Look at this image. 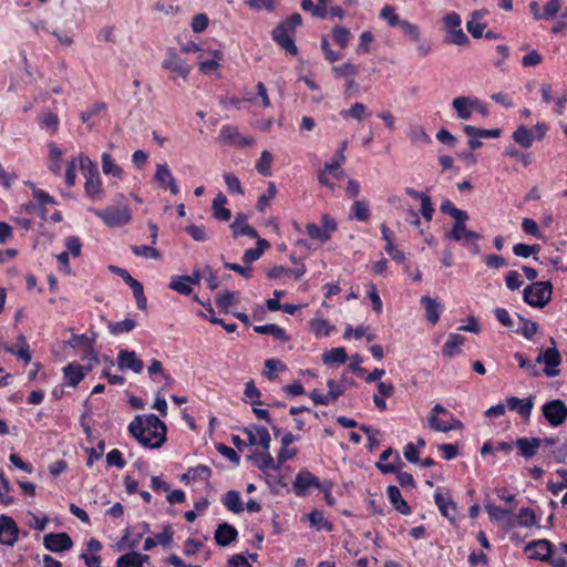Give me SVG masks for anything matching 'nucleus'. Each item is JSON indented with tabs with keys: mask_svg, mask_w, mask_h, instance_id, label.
<instances>
[{
	"mask_svg": "<svg viewBox=\"0 0 567 567\" xmlns=\"http://www.w3.org/2000/svg\"><path fill=\"white\" fill-rule=\"evenodd\" d=\"M64 377L72 386H75L84 379L85 374L80 365L69 364L64 368Z\"/></svg>",
	"mask_w": 567,
	"mask_h": 567,
	"instance_id": "obj_45",
	"label": "nucleus"
},
{
	"mask_svg": "<svg viewBox=\"0 0 567 567\" xmlns=\"http://www.w3.org/2000/svg\"><path fill=\"white\" fill-rule=\"evenodd\" d=\"M227 204V198L223 194H218L216 198L213 200L212 209L213 215L216 219L227 221L231 217V213L228 208L225 207Z\"/></svg>",
	"mask_w": 567,
	"mask_h": 567,
	"instance_id": "obj_30",
	"label": "nucleus"
},
{
	"mask_svg": "<svg viewBox=\"0 0 567 567\" xmlns=\"http://www.w3.org/2000/svg\"><path fill=\"white\" fill-rule=\"evenodd\" d=\"M272 155L268 151H262L260 158L258 163L256 164V169L259 174L262 176H270L271 175V163H272Z\"/></svg>",
	"mask_w": 567,
	"mask_h": 567,
	"instance_id": "obj_48",
	"label": "nucleus"
},
{
	"mask_svg": "<svg viewBox=\"0 0 567 567\" xmlns=\"http://www.w3.org/2000/svg\"><path fill=\"white\" fill-rule=\"evenodd\" d=\"M230 228L235 237L245 235L251 238H258L257 230L247 224V216L244 214L236 215Z\"/></svg>",
	"mask_w": 567,
	"mask_h": 567,
	"instance_id": "obj_22",
	"label": "nucleus"
},
{
	"mask_svg": "<svg viewBox=\"0 0 567 567\" xmlns=\"http://www.w3.org/2000/svg\"><path fill=\"white\" fill-rule=\"evenodd\" d=\"M520 321L519 332L526 338L532 339V337L538 331V324L535 321H530L523 317H518Z\"/></svg>",
	"mask_w": 567,
	"mask_h": 567,
	"instance_id": "obj_54",
	"label": "nucleus"
},
{
	"mask_svg": "<svg viewBox=\"0 0 567 567\" xmlns=\"http://www.w3.org/2000/svg\"><path fill=\"white\" fill-rule=\"evenodd\" d=\"M293 32L287 27L278 24L272 31V39L288 53L297 54V47L293 41Z\"/></svg>",
	"mask_w": 567,
	"mask_h": 567,
	"instance_id": "obj_15",
	"label": "nucleus"
},
{
	"mask_svg": "<svg viewBox=\"0 0 567 567\" xmlns=\"http://www.w3.org/2000/svg\"><path fill=\"white\" fill-rule=\"evenodd\" d=\"M110 269L112 272L118 275L126 285L131 287L133 290L134 297L136 299V306L138 309L144 310L146 308V297L144 295L143 286L140 281L134 279L127 270L116 267V266H110Z\"/></svg>",
	"mask_w": 567,
	"mask_h": 567,
	"instance_id": "obj_8",
	"label": "nucleus"
},
{
	"mask_svg": "<svg viewBox=\"0 0 567 567\" xmlns=\"http://www.w3.org/2000/svg\"><path fill=\"white\" fill-rule=\"evenodd\" d=\"M117 367L121 370H132L134 373H141L144 368V363L137 357L135 351L121 350L117 354Z\"/></svg>",
	"mask_w": 567,
	"mask_h": 567,
	"instance_id": "obj_16",
	"label": "nucleus"
},
{
	"mask_svg": "<svg viewBox=\"0 0 567 567\" xmlns=\"http://www.w3.org/2000/svg\"><path fill=\"white\" fill-rule=\"evenodd\" d=\"M79 165L85 176L84 190L92 200H100L103 188L96 165L85 155L79 156Z\"/></svg>",
	"mask_w": 567,
	"mask_h": 567,
	"instance_id": "obj_2",
	"label": "nucleus"
},
{
	"mask_svg": "<svg viewBox=\"0 0 567 567\" xmlns=\"http://www.w3.org/2000/svg\"><path fill=\"white\" fill-rule=\"evenodd\" d=\"M445 41L456 45H464L468 42V38L461 29V27H458L456 29L446 31Z\"/></svg>",
	"mask_w": 567,
	"mask_h": 567,
	"instance_id": "obj_50",
	"label": "nucleus"
},
{
	"mask_svg": "<svg viewBox=\"0 0 567 567\" xmlns=\"http://www.w3.org/2000/svg\"><path fill=\"white\" fill-rule=\"evenodd\" d=\"M540 443H542V440L537 439V437H532V439L520 437V439L516 440V445L519 449L520 454L526 458H529L537 453V450L539 449Z\"/></svg>",
	"mask_w": 567,
	"mask_h": 567,
	"instance_id": "obj_28",
	"label": "nucleus"
},
{
	"mask_svg": "<svg viewBox=\"0 0 567 567\" xmlns=\"http://www.w3.org/2000/svg\"><path fill=\"white\" fill-rule=\"evenodd\" d=\"M550 342L553 343V347L540 352L536 358V363L545 364L544 373L548 378H554L559 374V370L557 368L561 363V355L555 346L556 343L554 338L550 339Z\"/></svg>",
	"mask_w": 567,
	"mask_h": 567,
	"instance_id": "obj_7",
	"label": "nucleus"
},
{
	"mask_svg": "<svg viewBox=\"0 0 567 567\" xmlns=\"http://www.w3.org/2000/svg\"><path fill=\"white\" fill-rule=\"evenodd\" d=\"M310 487L319 488V480L309 471H300L293 482V492L298 496H305Z\"/></svg>",
	"mask_w": 567,
	"mask_h": 567,
	"instance_id": "obj_17",
	"label": "nucleus"
},
{
	"mask_svg": "<svg viewBox=\"0 0 567 567\" xmlns=\"http://www.w3.org/2000/svg\"><path fill=\"white\" fill-rule=\"evenodd\" d=\"M65 246L68 248L69 255L71 254L73 257H79L82 250V243L76 236H69L65 238Z\"/></svg>",
	"mask_w": 567,
	"mask_h": 567,
	"instance_id": "obj_63",
	"label": "nucleus"
},
{
	"mask_svg": "<svg viewBox=\"0 0 567 567\" xmlns=\"http://www.w3.org/2000/svg\"><path fill=\"white\" fill-rule=\"evenodd\" d=\"M517 518L519 525L524 527H530L536 523V516L530 508H522Z\"/></svg>",
	"mask_w": 567,
	"mask_h": 567,
	"instance_id": "obj_62",
	"label": "nucleus"
},
{
	"mask_svg": "<svg viewBox=\"0 0 567 567\" xmlns=\"http://www.w3.org/2000/svg\"><path fill=\"white\" fill-rule=\"evenodd\" d=\"M102 171L105 175H111L116 178L123 177V169L114 162L109 153L102 154Z\"/></svg>",
	"mask_w": 567,
	"mask_h": 567,
	"instance_id": "obj_35",
	"label": "nucleus"
},
{
	"mask_svg": "<svg viewBox=\"0 0 567 567\" xmlns=\"http://www.w3.org/2000/svg\"><path fill=\"white\" fill-rule=\"evenodd\" d=\"M234 297H235V292H234V291L224 290L223 292H220V293L216 297V305H217V307H218L221 311H224V312H228V311H229L230 306L233 305Z\"/></svg>",
	"mask_w": 567,
	"mask_h": 567,
	"instance_id": "obj_53",
	"label": "nucleus"
},
{
	"mask_svg": "<svg viewBox=\"0 0 567 567\" xmlns=\"http://www.w3.org/2000/svg\"><path fill=\"white\" fill-rule=\"evenodd\" d=\"M347 352L344 348H333L328 352L323 353L322 361L326 364L338 363L342 364L347 361Z\"/></svg>",
	"mask_w": 567,
	"mask_h": 567,
	"instance_id": "obj_42",
	"label": "nucleus"
},
{
	"mask_svg": "<svg viewBox=\"0 0 567 567\" xmlns=\"http://www.w3.org/2000/svg\"><path fill=\"white\" fill-rule=\"evenodd\" d=\"M254 330L260 334H270L277 340L287 341L289 340L286 331L275 323L255 326Z\"/></svg>",
	"mask_w": 567,
	"mask_h": 567,
	"instance_id": "obj_34",
	"label": "nucleus"
},
{
	"mask_svg": "<svg viewBox=\"0 0 567 567\" xmlns=\"http://www.w3.org/2000/svg\"><path fill=\"white\" fill-rule=\"evenodd\" d=\"M370 217L369 204L365 200H355L352 207L351 218L360 221H365Z\"/></svg>",
	"mask_w": 567,
	"mask_h": 567,
	"instance_id": "obj_47",
	"label": "nucleus"
},
{
	"mask_svg": "<svg viewBox=\"0 0 567 567\" xmlns=\"http://www.w3.org/2000/svg\"><path fill=\"white\" fill-rule=\"evenodd\" d=\"M19 536V527L17 523L7 515H0V544L12 547Z\"/></svg>",
	"mask_w": 567,
	"mask_h": 567,
	"instance_id": "obj_9",
	"label": "nucleus"
},
{
	"mask_svg": "<svg viewBox=\"0 0 567 567\" xmlns=\"http://www.w3.org/2000/svg\"><path fill=\"white\" fill-rule=\"evenodd\" d=\"M116 567H140L138 560L135 558V550L120 556L116 560Z\"/></svg>",
	"mask_w": 567,
	"mask_h": 567,
	"instance_id": "obj_64",
	"label": "nucleus"
},
{
	"mask_svg": "<svg viewBox=\"0 0 567 567\" xmlns=\"http://www.w3.org/2000/svg\"><path fill=\"white\" fill-rule=\"evenodd\" d=\"M308 519L311 526H313L317 530L324 529L330 532L333 528L332 524L324 518L323 512L321 511L311 512L308 515Z\"/></svg>",
	"mask_w": 567,
	"mask_h": 567,
	"instance_id": "obj_40",
	"label": "nucleus"
},
{
	"mask_svg": "<svg viewBox=\"0 0 567 567\" xmlns=\"http://www.w3.org/2000/svg\"><path fill=\"white\" fill-rule=\"evenodd\" d=\"M514 358L518 362V365L520 369H524L528 375L530 377H538L540 374L539 369L535 363H532L529 360H527L522 353L516 352L514 354Z\"/></svg>",
	"mask_w": 567,
	"mask_h": 567,
	"instance_id": "obj_51",
	"label": "nucleus"
},
{
	"mask_svg": "<svg viewBox=\"0 0 567 567\" xmlns=\"http://www.w3.org/2000/svg\"><path fill=\"white\" fill-rule=\"evenodd\" d=\"M154 179L161 188H168L171 194L177 195L179 187L171 173L167 164H157Z\"/></svg>",
	"mask_w": 567,
	"mask_h": 567,
	"instance_id": "obj_14",
	"label": "nucleus"
},
{
	"mask_svg": "<svg viewBox=\"0 0 567 567\" xmlns=\"http://www.w3.org/2000/svg\"><path fill=\"white\" fill-rule=\"evenodd\" d=\"M285 369H286V365L281 361L275 360V359H268L265 361L264 374L267 379L274 380L276 378L275 371L285 370Z\"/></svg>",
	"mask_w": 567,
	"mask_h": 567,
	"instance_id": "obj_57",
	"label": "nucleus"
},
{
	"mask_svg": "<svg viewBox=\"0 0 567 567\" xmlns=\"http://www.w3.org/2000/svg\"><path fill=\"white\" fill-rule=\"evenodd\" d=\"M90 212L101 218L109 227H121L128 224L132 219L127 205L109 206L104 209L90 208Z\"/></svg>",
	"mask_w": 567,
	"mask_h": 567,
	"instance_id": "obj_4",
	"label": "nucleus"
},
{
	"mask_svg": "<svg viewBox=\"0 0 567 567\" xmlns=\"http://www.w3.org/2000/svg\"><path fill=\"white\" fill-rule=\"evenodd\" d=\"M388 497L399 513L403 515L410 514L411 508L408 505V503L403 499L401 492L396 486L391 485L388 487Z\"/></svg>",
	"mask_w": 567,
	"mask_h": 567,
	"instance_id": "obj_29",
	"label": "nucleus"
},
{
	"mask_svg": "<svg viewBox=\"0 0 567 567\" xmlns=\"http://www.w3.org/2000/svg\"><path fill=\"white\" fill-rule=\"evenodd\" d=\"M484 14V11H474L472 13L471 20L466 23V29L473 38L477 39L483 35L484 29L486 27V24L482 22Z\"/></svg>",
	"mask_w": 567,
	"mask_h": 567,
	"instance_id": "obj_31",
	"label": "nucleus"
},
{
	"mask_svg": "<svg viewBox=\"0 0 567 567\" xmlns=\"http://www.w3.org/2000/svg\"><path fill=\"white\" fill-rule=\"evenodd\" d=\"M340 115L343 118L351 117L353 120L361 122L363 118L370 116L371 112L367 109V106L363 103L355 102L350 106V109L342 110L340 112Z\"/></svg>",
	"mask_w": 567,
	"mask_h": 567,
	"instance_id": "obj_32",
	"label": "nucleus"
},
{
	"mask_svg": "<svg viewBox=\"0 0 567 567\" xmlns=\"http://www.w3.org/2000/svg\"><path fill=\"white\" fill-rule=\"evenodd\" d=\"M169 288L185 296L192 292L189 279L185 276H174L169 284Z\"/></svg>",
	"mask_w": 567,
	"mask_h": 567,
	"instance_id": "obj_46",
	"label": "nucleus"
},
{
	"mask_svg": "<svg viewBox=\"0 0 567 567\" xmlns=\"http://www.w3.org/2000/svg\"><path fill=\"white\" fill-rule=\"evenodd\" d=\"M132 251L136 256H141V257L148 258V259H157L161 256V254L157 249H155L152 246H145V245L132 246Z\"/></svg>",
	"mask_w": 567,
	"mask_h": 567,
	"instance_id": "obj_55",
	"label": "nucleus"
},
{
	"mask_svg": "<svg viewBox=\"0 0 567 567\" xmlns=\"http://www.w3.org/2000/svg\"><path fill=\"white\" fill-rule=\"evenodd\" d=\"M105 109V103L103 102H95L91 106L87 107V110L83 111L81 113V120L84 123H89V121L99 115L103 110Z\"/></svg>",
	"mask_w": 567,
	"mask_h": 567,
	"instance_id": "obj_60",
	"label": "nucleus"
},
{
	"mask_svg": "<svg viewBox=\"0 0 567 567\" xmlns=\"http://www.w3.org/2000/svg\"><path fill=\"white\" fill-rule=\"evenodd\" d=\"M545 420L554 427L561 425L567 420V405L560 399L546 402L542 406Z\"/></svg>",
	"mask_w": 567,
	"mask_h": 567,
	"instance_id": "obj_6",
	"label": "nucleus"
},
{
	"mask_svg": "<svg viewBox=\"0 0 567 567\" xmlns=\"http://www.w3.org/2000/svg\"><path fill=\"white\" fill-rule=\"evenodd\" d=\"M446 237L454 241H462L465 244H475L481 239V235L476 231L470 230L465 225H453L452 229L446 234Z\"/></svg>",
	"mask_w": 567,
	"mask_h": 567,
	"instance_id": "obj_18",
	"label": "nucleus"
},
{
	"mask_svg": "<svg viewBox=\"0 0 567 567\" xmlns=\"http://www.w3.org/2000/svg\"><path fill=\"white\" fill-rule=\"evenodd\" d=\"M128 431L145 447L158 449L166 441V425L155 414L136 415Z\"/></svg>",
	"mask_w": 567,
	"mask_h": 567,
	"instance_id": "obj_1",
	"label": "nucleus"
},
{
	"mask_svg": "<svg viewBox=\"0 0 567 567\" xmlns=\"http://www.w3.org/2000/svg\"><path fill=\"white\" fill-rule=\"evenodd\" d=\"M40 123L43 127L50 130L52 134H54L59 128V118L51 111H48L43 114V116L40 118Z\"/></svg>",
	"mask_w": 567,
	"mask_h": 567,
	"instance_id": "obj_58",
	"label": "nucleus"
},
{
	"mask_svg": "<svg viewBox=\"0 0 567 567\" xmlns=\"http://www.w3.org/2000/svg\"><path fill=\"white\" fill-rule=\"evenodd\" d=\"M307 234L312 239L319 240L321 243H326L330 239V236L327 235V230H323L322 227L316 225V224H308L306 226Z\"/></svg>",
	"mask_w": 567,
	"mask_h": 567,
	"instance_id": "obj_56",
	"label": "nucleus"
},
{
	"mask_svg": "<svg viewBox=\"0 0 567 567\" xmlns=\"http://www.w3.org/2000/svg\"><path fill=\"white\" fill-rule=\"evenodd\" d=\"M513 140L520 146L528 148L534 141L533 132L525 125H520L514 132Z\"/></svg>",
	"mask_w": 567,
	"mask_h": 567,
	"instance_id": "obj_39",
	"label": "nucleus"
},
{
	"mask_svg": "<svg viewBox=\"0 0 567 567\" xmlns=\"http://www.w3.org/2000/svg\"><path fill=\"white\" fill-rule=\"evenodd\" d=\"M224 505L227 507L228 511L236 514L244 511L239 493L236 491H229L226 493L224 498Z\"/></svg>",
	"mask_w": 567,
	"mask_h": 567,
	"instance_id": "obj_43",
	"label": "nucleus"
},
{
	"mask_svg": "<svg viewBox=\"0 0 567 567\" xmlns=\"http://www.w3.org/2000/svg\"><path fill=\"white\" fill-rule=\"evenodd\" d=\"M162 68L171 72V79L176 81L181 78L187 81L192 65L188 64L175 50L168 49L165 59L162 62Z\"/></svg>",
	"mask_w": 567,
	"mask_h": 567,
	"instance_id": "obj_5",
	"label": "nucleus"
},
{
	"mask_svg": "<svg viewBox=\"0 0 567 567\" xmlns=\"http://www.w3.org/2000/svg\"><path fill=\"white\" fill-rule=\"evenodd\" d=\"M237 529L228 523L219 524L215 532V540L219 546H228L236 539Z\"/></svg>",
	"mask_w": 567,
	"mask_h": 567,
	"instance_id": "obj_23",
	"label": "nucleus"
},
{
	"mask_svg": "<svg viewBox=\"0 0 567 567\" xmlns=\"http://www.w3.org/2000/svg\"><path fill=\"white\" fill-rule=\"evenodd\" d=\"M484 507L489 516V518L494 522H503L507 516L512 515L513 509H503L492 502H486Z\"/></svg>",
	"mask_w": 567,
	"mask_h": 567,
	"instance_id": "obj_44",
	"label": "nucleus"
},
{
	"mask_svg": "<svg viewBox=\"0 0 567 567\" xmlns=\"http://www.w3.org/2000/svg\"><path fill=\"white\" fill-rule=\"evenodd\" d=\"M332 72L337 78H354L359 73V66L347 62L332 68Z\"/></svg>",
	"mask_w": 567,
	"mask_h": 567,
	"instance_id": "obj_49",
	"label": "nucleus"
},
{
	"mask_svg": "<svg viewBox=\"0 0 567 567\" xmlns=\"http://www.w3.org/2000/svg\"><path fill=\"white\" fill-rule=\"evenodd\" d=\"M434 501L440 513L450 522L454 523L456 517V505L447 494L436 492Z\"/></svg>",
	"mask_w": 567,
	"mask_h": 567,
	"instance_id": "obj_21",
	"label": "nucleus"
},
{
	"mask_svg": "<svg viewBox=\"0 0 567 567\" xmlns=\"http://www.w3.org/2000/svg\"><path fill=\"white\" fill-rule=\"evenodd\" d=\"M219 140L224 144L237 145V146H250L254 143L252 137L241 136L238 127L233 125H225L220 130Z\"/></svg>",
	"mask_w": 567,
	"mask_h": 567,
	"instance_id": "obj_11",
	"label": "nucleus"
},
{
	"mask_svg": "<svg viewBox=\"0 0 567 567\" xmlns=\"http://www.w3.org/2000/svg\"><path fill=\"white\" fill-rule=\"evenodd\" d=\"M334 41L344 49L350 40V31L343 27H336L332 30Z\"/></svg>",
	"mask_w": 567,
	"mask_h": 567,
	"instance_id": "obj_61",
	"label": "nucleus"
},
{
	"mask_svg": "<svg viewBox=\"0 0 567 567\" xmlns=\"http://www.w3.org/2000/svg\"><path fill=\"white\" fill-rule=\"evenodd\" d=\"M550 281H536L524 289V301L535 308H544L551 299Z\"/></svg>",
	"mask_w": 567,
	"mask_h": 567,
	"instance_id": "obj_3",
	"label": "nucleus"
},
{
	"mask_svg": "<svg viewBox=\"0 0 567 567\" xmlns=\"http://www.w3.org/2000/svg\"><path fill=\"white\" fill-rule=\"evenodd\" d=\"M136 326V322L133 319H125L118 322H110L109 329L113 334H120L124 332H130Z\"/></svg>",
	"mask_w": 567,
	"mask_h": 567,
	"instance_id": "obj_52",
	"label": "nucleus"
},
{
	"mask_svg": "<svg viewBox=\"0 0 567 567\" xmlns=\"http://www.w3.org/2000/svg\"><path fill=\"white\" fill-rule=\"evenodd\" d=\"M540 249L539 245H526V244H516L513 247V252L517 257L528 258L530 255L538 252Z\"/></svg>",
	"mask_w": 567,
	"mask_h": 567,
	"instance_id": "obj_59",
	"label": "nucleus"
},
{
	"mask_svg": "<svg viewBox=\"0 0 567 567\" xmlns=\"http://www.w3.org/2000/svg\"><path fill=\"white\" fill-rule=\"evenodd\" d=\"M20 348L18 351L14 350L13 347L4 346V350L17 358L23 360L25 363H29L31 361V353L28 342L25 341V338L23 336H19L18 338Z\"/></svg>",
	"mask_w": 567,
	"mask_h": 567,
	"instance_id": "obj_38",
	"label": "nucleus"
},
{
	"mask_svg": "<svg viewBox=\"0 0 567 567\" xmlns=\"http://www.w3.org/2000/svg\"><path fill=\"white\" fill-rule=\"evenodd\" d=\"M43 545L50 551L60 553L70 549L73 542L66 533H50L44 536Z\"/></svg>",
	"mask_w": 567,
	"mask_h": 567,
	"instance_id": "obj_12",
	"label": "nucleus"
},
{
	"mask_svg": "<svg viewBox=\"0 0 567 567\" xmlns=\"http://www.w3.org/2000/svg\"><path fill=\"white\" fill-rule=\"evenodd\" d=\"M463 131L468 137L496 138L501 135V131L498 128L486 130L478 128L473 125H465Z\"/></svg>",
	"mask_w": 567,
	"mask_h": 567,
	"instance_id": "obj_37",
	"label": "nucleus"
},
{
	"mask_svg": "<svg viewBox=\"0 0 567 567\" xmlns=\"http://www.w3.org/2000/svg\"><path fill=\"white\" fill-rule=\"evenodd\" d=\"M421 303L425 308L426 320L432 324H435L440 319L443 306L436 299L429 296H423L421 298Z\"/></svg>",
	"mask_w": 567,
	"mask_h": 567,
	"instance_id": "obj_24",
	"label": "nucleus"
},
{
	"mask_svg": "<svg viewBox=\"0 0 567 567\" xmlns=\"http://www.w3.org/2000/svg\"><path fill=\"white\" fill-rule=\"evenodd\" d=\"M344 162V154H342V152H337L331 162L324 164L323 169L324 172H329V175H332L336 178H342L344 176V172L340 167Z\"/></svg>",
	"mask_w": 567,
	"mask_h": 567,
	"instance_id": "obj_33",
	"label": "nucleus"
},
{
	"mask_svg": "<svg viewBox=\"0 0 567 567\" xmlns=\"http://www.w3.org/2000/svg\"><path fill=\"white\" fill-rule=\"evenodd\" d=\"M269 246L270 245H269L268 240L258 238L257 247L247 249L244 252L243 261L245 264H250L252 261L258 260L261 257V255L264 254L265 249H267Z\"/></svg>",
	"mask_w": 567,
	"mask_h": 567,
	"instance_id": "obj_36",
	"label": "nucleus"
},
{
	"mask_svg": "<svg viewBox=\"0 0 567 567\" xmlns=\"http://www.w3.org/2000/svg\"><path fill=\"white\" fill-rule=\"evenodd\" d=\"M403 466V462L398 452H394L391 447L383 451L380 455V460L377 463V467L382 473H395Z\"/></svg>",
	"mask_w": 567,
	"mask_h": 567,
	"instance_id": "obj_13",
	"label": "nucleus"
},
{
	"mask_svg": "<svg viewBox=\"0 0 567 567\" xmlns=\"http://www.w3.org/2000/svg\"><path fill=\"white\" fill-rule=\"evenodd\" d=\"M465 342V338L458 333H450L445 341L442 353L444 357L452 358L461 351V346Z\"/></svg>",
	"mask_w": 567,
	"mask_h": 567,
	"instance_id": "obj_27",
	"label": "nucleus"
},
{
	"mask_svg": "<svg viewBox=\"0 0 567 567\" xmlns=\"http://www.w3.org/2000/svg\"><path fill=\"white\" fill-rule=\"evenodd\" d=\"M249 460L252 461L254 465L261 470H278L279 464L276 463V460L270 455L269 450H264L260 453H254L248 456Z\"/></svg>",
	"mask_w": 567,
	"mask_h": 567,
	"instance_id": "obj_25",
	"label": "nucleus"
},
{
	"mask_svg": "<svg viewBox=\"0 0 567 567\" xmlns=\"http://www.w3.org/2000/svg\"><path fill=\"white\" fill-rule=\"evenodd\" d=\"M453 109L456 111L458 118L470 120L473 113V97L458 96L452 102Z\"/></svg>",
	"mask_w": 567,
	"mask_h": 567,
	"instance_id": "obj_26",
	"label": "nucleus"
},
{
	"mask_svg": "<svg viewBox=\"0 0 567 567\" xmlns=\"http://www.w3.org/2000/svg\"><path fill=\"white\" fill-rule=\"evenodd\" d=\"M243 432L247 435L249 445H259L264 450H269L271 437L269 431L266 427L259 425H250L245 427Z\"/></svg>",
	"mask_w": 567,
	"mask_h": 567,
	"instance_id": "obj_10",
	"label": "nucleus"
},
{
	"mask_svg": "<svg viewBox=\"0 0 567 567\" xmlns=\"http://www.w3.org/2000/svg\"><path fill=\"white\" fill-rule=\"evenodd\" d=\"M533 549L534 551L530 554V558L549 560L551 557L553 545L547 539L533 540L525 546V551H532Z\"/></svg>",
	"mask_w": 567,
	"mask_h": 567,
	"instance_id": "obj_19",
	"label": "nucleus"
},
{
	"mask_svg": "<svg viewBox=\"0 0 567 567\" xmlns=\"http://www.w3.org/2000/svg\"><path fill=\"white\" fill-rule=\"evenodd\" d=\"M408 135L412 144L431 143V137L421 125H411Z\"/></svg>",
	"mask_w": 567,
	"mask_h": 567,
	"instance_id": "obj_41",
	"label": "nucleus"
},
{
	"mask_svg": "<svg viewBox=\"0 0 567 567\" xmlns=\"http://www.w3.org/2000/svg\"><path fill=\"white\" fill-rule=\"evenodd\" d=\"M534 396L526 399L509 396L506 399V402L509 410L517 412L524 419H528L534 408Z\"/></svg>",
	"mask_w": 567,
	"mask_h": 567,
	"instance_id": "obj_20",
	"label": "nucleus"
}]
</instances>
